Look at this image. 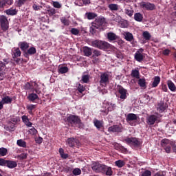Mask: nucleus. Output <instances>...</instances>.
Returning <instances> with one entry per match:
<instances>
[{"instance_id":"1","label":"nucleus","mask_w":176,"mask_h":176,"mask_svg":"<svg viewBox=\"0 0 176 176\" xmlns=\"http://www.w3.org/2000/svg\"><path fill=\"white\" fill-rule=\"evenodd\" d=\"M161 146L164 148L166 153H170L171 152V148H173V152H176L175 142L168 139H163L161 141Z\"/></svg>"},{"instance_id":"2","label":"nucleus","mask_w":176,"mask_h":176,"mask_svg":"<svg viewBox=\"0 0 176 176\" xmlns=\"http://www.w3.org/2000/svg\"><path fill=\"white\" fill-rule=\"evenodd\" d=\"M91 46H93V47L100 49L101 50H108V49H111V44L108 42L98 40L92 41Z\"/></svg>"},{"instance_id":"3","label":"nucleus","mask_w":176,"mask_h":176,"mask_svg":"<svg viewBox=\"0 0 176 176\" xmlns=\"http://www.w3.org/2000/svg\"><path fill=\"white\" fill-rule=\"evenodd\" d=\"M124 142L130 145L131 148H138L142 144L141 140L137 138H126L124 140Z\"/></svg>"},{"instance_id":"4","label":"nucleus","mask_w":176,"mask_h":176,"mask_svg":"<svg viewBox=\"0 0 176 176\" xmlns=\"http://www.w3.org/2000/svg\"><path fill=\"white\" fill-rule=\"evenodd\" d=\"M0 27L4 32L9 30V19L5 15L0 16Z\"/></svg>"},{"instance_id":"5","label":"nucleus","mask_w":176,"mask_h":176,"mask_svg":"<svg viewBox=\"0 0 176 176\" xmlns=\"http://www.w3.org/2000/svg\"><path fill=\"white\" fill-rule=\"evenodd\" d=\"M99 85L101 87H107L109 85V74L103 73L100 75Z\"/></svg>"},{"instance_id":"6","label":"nucleus","mask_w":176,"mask_h":176,"mask_svg":"<svg viewBox=\"0 0 176 176\" xmlns=\"http://www.w3.org/2000/svg\"><path fill=\"white\" fill-rule=\"evenodd\" d=\"M160 116H162L157 113L147 117V124H148L149 125L155 124V123H156V122H158L159 119H160Z\"/></svg>"},{"instance_id":"7","label":"nucleus","mask_w":176,"mask_h":176,"mask_svg":"<svg viewBox=\"0 0 176 176\" xmlns=\"http://www.w3.org/2000/svg\"><path fill=\"white\" fill-rule=\"evenodd\" d=\"M104 164H100L99 162H94L91 164V168L95 173H102L104 170Z\"/></svg>"},{"instance_id":"8","label":"nucleus","mask_w":176,"mask_h":176,"mask_svg":"<svg viewBox=\"0 0 176 176\" xmlns=\"http://www.w3.org/2000/svg\"><path fill=\"white\" fill-rule=\"evenodd\" d=\"M141 8L146 9V10H155L156 9V6L154 3L150 2H142L140 3Z\"/></svg>"},{"instance_id":"9","label":"nucleus","mask_w":176,"mask_h":176,"mask_svg":"<svg viewBox=\"0 0 176 176\" xmlns=\"http://www.w3.org/2000/svg\"><path fill=\"white\" fill-rule=\"evenodd\" d=\"M144 52V49L140 48L138 50L135 54V60L138 61V63H141L144 60V55L142 54Z\"/></svg>"},{"instance_id":"10","label":"nucleus","mask_w":176,"mask_h":176,"mask_svg":"<svg viewBox=\"0 0 176 176\" xmlns=\"http://www.w3.org/2000/svg\"><path fill=\"white\" fill-rule=\"evenodd\" d=\"M67 120L68 123H70V124H78V123L80 122V120L79 119V118H78L76 116H69L67 118Z\"/></svg>"},{"instance_id":"11","label":"nucleus","mask_w":176,"mask_h":176,"mask_svg":"<svg viewBox=\"0 0 176 176\" xmlns=\"http://www.w3.org/2000/svg\"><path fill=\"white\" fill-rule=\"evenodd\" d=\"M118 92L120 93V98L121 100H126L127 98V90H126L123 87H118Z\"/></svg>"},{"instance_id":"12","label":"nucleus","mask_w":176,"mask_h":176,"mask_svg":"<svg viewBox=\"0 0 176 176\" xmlns=\"http://www.w3.org/2000/svg\"><path fill=\"white\" fill-rule=\"evenodd\" d=\"M102 174H105L106 175L111 176L112 174H113V172L112 171V168L110 166H108L107 165H104L103 166V169L102 170Z\"/></svg>"},{"instance_id":"13","label":"nucleus","mask_w":176,"mask_h":176,"mask_svg":"<svg viewBox=\"0 0 176 176\" xmlns=\"http://www.w3.org/2000/svg\"><path fill=\"white\" fill-rule=\"evenodd\" d=\"M94 124L96 129H98V130H100V131H104V124L102 123V121L95 119L94 120Z\"/></svg>"},{"instance_id":"14","label":"nucleus","mask_w":176,"mask_h":176,"mask_svg":"<svg viewBox=\"0 0 176 176\" xmlns=\"http://www.w3.org/2000/svg\"><path fill=\"white\" fill-rule=\"evenodd\" d=\"M138 119V116L134 113H129L126 116V120L128 123L130 122H133L134 120H137Z\"/></svg>"},{"instance_id":"15","label":"nucleus","mask_w":176,"mask_h":176,"mask_svg":"<svg viewBox=\"0 0 176 176\" xmlns=\"http://www.w3.org/2000/svg\"><path fill=\"white\" fill-rule=\"evenodd\" d=\"M22 122L27 126V127H32V122H30V118L27 116H23L21 117Z\"/></svg>"},{"instance_id":"16","label":"nucleus","mask_w":176,"mask_h":176,"mask_svg":"<svg viewBox=\"0 0 176 176\" xmlns=\"http://www.w3.org/2000/svg\"><path fill=\"white\" fill-rule=\"evenodd\" d=\"M12 54L14 56L15 58H17V57H20V56H21V51H20V48L19 47L12 48Z\"/></svg>"},{"instance_id":"17","label":"nucleus","mask_w":176,"mask_h":176,"mask_svg":"<svg viewBox=\"0 0 176 176\" xmlns=\"http://www.w3.org/2000/svg\"><path fill=\"white\" fill-rule=\"evenodd\" d=\"M78 142H79V141L74 138H69L66 141V144L67 145H69V146H74V145L78 144Z\"/></svg>"},{"instance_id":"18","label":"nucleus","mask_w":176,"mask_h":176,"mask_svg":"<svg viewBox=\"0 0 176 176\" xmlns=\"http://www.w3.org/2000/svg\"><path fill=\"white\" fill-rule=\"evenodd\" d=\"M98 28H100L98 25H96V23L93 22L89 28V32L92 34V35H94V34L97 32V30H98Z\"/></svg>"},{"instance_id":"19","label":"nucleus","mask_w":176,"mask_h":176,"mask_svg":"<svg viewBox=\"0 0 176 176\" xmlns=\"http://www.w3.org/2000/svg\"><path fill=\"white\" fill-rule=\"evenodd\" d=\"M104 23H105V19L102 17L97 18L94 22V23L96 24V25H98L99 28L100 27H101V25H104Z\"/></svg>"},{"instance_id":"20","label":"nucleus","mask_w":176,"mask_h":176,"mask_svg":"<svg viewBox=\"0 0 176 176\" xmlns=\"http://www.w3.org/2000/svg\"><path fill=\"white\" fill-rule=\"evenodd\" d=\"M109 131L110 133H120L122 129L118 125H113L109 128Z\"/></svg>"},{"instance_id":"21","label":"nucleus","mask_w":176,"mask_h":176,"mask_svg":"<svg viewBox=\"0 0 176 176\" xmlns=\"http://www.w3.org/2000/svg\"><path fill=\"white\" fill-rule=\"evenodd\" d=\"M83 53H84V55L86 56V57H90V56L93 54V51L91 50V48L89 47H84Z\"/></svg>"},{"instance_id":"22","label":"nucleus","mask_w":176,"mask_h":176,"mask_svg":"<svg viewBox=\"0 0 176 176\" xmlns=\"http://www.w3.org/2000/svg\"><path fill=\"white\" fill-rule=\"evenodd\" d=\"M157 111H158L160 113H163V112L166 111V106L164 105V103L163 102L158 103L157 106Z\"/></svg>"},{"instance_id":"23","label":"nucleus","mask_w":176,"mask_h":176,"mask_svg":"<svg viewBox=\"0 0 176 176\" xmlns=\"http://www.w3.org/2000/svg\"><path fill=\"white\" fill-rule=\"evenodd\" d=\"M167 85H168V87L169 90H170V91H176L175 84H174V82H173V81L171 80H168L167 81Z\"/></svg>"},{"instance_id":"24","label":"nucleus","mask_w":176,"mask_h":176,"mask_svg":"<svg viewBox=\"0 0 176 176\" xmlns=\"http://www.w3.org/2000/svg\"><path fill=\"white\" fill-rule=\"evenodd\" d=\"M6 166H7L8 168H14L15 167H17V162L15 161L7 160Z\"/></svg>"},{"instance_id":"25","label":"nucleus","mask_w":176,"mask_h":176,"mask_svg":"<svg viewBox=\"0 0 176 176\" xmlns=\"http://www.w3.org/2000/svg\"><path fill=\"white\" fill-rule=\"evenodd\" d=\"M19 46L21 50L25 52L28 47H30V44L25 41L19 43Z\"/></svg>"},{"instance_id":"26","label":"nucleus","mask_w":176,"mask_h":176,"mask_svg":"<svg viewBox=\"0 0 176 176\" xmlns=\"http://www.w3.org/2000/svg\"><path fill=\"white\" fill-rule=\"evenodd\" d=\"M116 108V105L115 104H111L109 107L107 108V111L102 110L101 112H103L104 115H108V112H111V111H113Z\"/></svg>"},{"instance_id":"27","label":"nucleus","mask_w":176,"mask_h":176,"mask_svg":"<svg viewBox=\"0 0 176 176\" xmlns=\"http://www.w3.org/2000/svg\"><path fill=\"white\" fill-rule=\"evenodd\" d=\"M6 13L8 16H16L17 14V10L15 8H10L6 10Z\"/></svg>"},{"instance_id":"28","label":"nucleus","mask_w":176,"mask_h":176,"mask_svg":"<svg viewBox=\"0 0 176 176\" xmlns=\"http://www.w3.org/2000/svg\"><path fill=\"white\" fill-rule=\"evenodd\" d=\"M85 17H87L88 20H94V19L97 17V14L94 12H86Z\"/></svg>"},{"instance_id":"29","label":"nucleus","mask_w":176,"mask_h":176,"mask_svg":"<svg viewBox=\"0 0 176 176\" xmlns=\"http://www.w3.org/2000/svg\"><path fill=\"white\" fill-rule=\"evenodd\" d=\"M12 101H13V99L10 96H5L1 100L3 105H5V104H12Z\"/></svg>"},{"instance_id":"30","label":"nucleus","mask_w":176,"mask_h":176,"mask_svg":"<svg viewBox=\"0 0 176 176\" xmlns=\"http://www.w3.org/2000/svg\"><path fill=\"white\" fill-rule=\"evenodd\" d=\"M159 83H160V77L155 76L151 87H157V86H159Z\"/></svg>"},{"instance_id":"31","label":"nucleus","mask_w":176,"mask_h":176,"mask_svg":"<svg viewBox=\"0 0 176 176\" xmlns=\"http://www.w3.org/2000/svg\"><path fill=\"white\" fill-rule=\"evenodd\" d=\"M76 3L78 5V6H83V5H89L90 0H76Z\"/></svg>"},{"instance_id":"32","label":"nucleus","mask_w":176,"mask_h":176,"mask_svg":"<svg viewBox=\"0 0 176 176\" xmlns=\"http://www.w3.org/2000/svg\"><path fill=\"white\" fill-rule=\"evenodd\" d=\"M131 76L132 78H135L136 79H140V71L138 69H133L131 73Z\"/></svg>"},{"instance_id":"33","label":"nucleus","mask_w":176,"mask_h":176,"mask_svg":"<svg viewBox=\"0 0 176 176\" xmlns=\"http://www.w3.org/2000/svg\"><path fill=\"white\" fill-rule=\"evenodd\" d=\"M138 85L140 87L143 89L146 88V80L145 78H138Z\"/></svg>"},{"instance_id":"34","label":"nucleus","mask_w":176,"mask_h":176,"mask_svg":"<svg viewBox=\"0 0 176 176\" xmlns=\"http://www.w3.org/2000/svg\"><path fill=\"white\" fill-rule=\"evenodd\" d=\"M107 38L109 41H116L118 36L113 32H109L107 33Z\"/></svg>"},{"instance_id":"35","label":"nucleus","mask_w":176,"mask_h":176,"mask_svg":"<svg viewBox=\"0 0 176 176\" xmlns=\"http://www.w3.org/2000/svg\"><path fill=\"white\" fill-rule=\"evenodd\" d=\"M16 145L21 148H27V142L23 139L18 140L16 142Z\"/></svg>"},{"instance_id":"36","label":"nucleus","mask_w":176,"mask_h":176,"mask_svg":"<svg viewBox=\"0 0 176 176\" xmlns=\"http://www.w3.org/2000/svg\"><path fill=\"white\" fill-rule=\"evenodd\" d=\"M32 83V90H34L37 94H39L41 91H39V85L36 82H30Z\"/></svg>"},{"instance_id":"37","label":"nucleus","mask_w":176,"mask_h":176,"mask_svg":"<svg viewBox=\"0 0 176 176\" xmlns=\"http://www.w3.org/2000/svg\"><path fill=\"white\" fill-rule=\"evenodd\" d=\"M35 108H36V104H28L26 107V109L28 110V113H30V115H34V112L32 111L35 109Z\"/></svg>"},{"instance_id":"38","label":"nucleus","mask_w":176,"mask_h":176,"mask_svg":"<svg viewBox=\"0 0 176 176\" xmlns=\"http://www.w3.org/2000/svg\"><path fill=\"white\" fill-rule=\"evenodd\" d=\"M28 98L29 100V101H32V102H34V101L35 100H38V95L36 94H29V96H28Z\"/></svg>"},{"instance_id":"39","label":"nucleus","mask_w":176,"mask_h":176,"mask_svg":"<svg viewBox=\"0 0 176 176\" xmlns=\"http://www.w3.org/2000/svg\"><path fill=\"white\" fill-rule=\"evenodd\" d=\"M134 19H135V21L141 22V21H142V19H144V16H142V14L141 13L138 12L134 14Z\"/></svg>"},{"instance_id":"40","label":"nucleus","mask_w":176,"mask_h":176,"mask_svg":"<svg viewBox=\"0 0 176 176\" xmlns=\"http://www.w3.org/2000/svg\"><path fill=\"white\" fill-rule=\"evenodd\" d=\"M142 36L145 41H150L151 38H152V36L151 35V33L148 31H145L142 33Z\"/></svg>"},{"instance_id":"41","label":"nucleus","mask_w":176,"mask_h":176,"mask_svg":"<svg viewBox=\"0 0 176 176\" xmlns=\"http://www.w3.org/2000/svg\"><path fill=\"white\" fill-rule=\"evenodd\" d=\"M68 71H69L68 67L61 66L58 68V72H59V74H67Z\"/></svg>"},{"instance_id":"42","label":"nucleus","mask_w":176,"mask_h":176,"mask_svg":"<svg viewBox=\"0 0 176 176\" xmlns=\"http://www.w3.org/2000/svg\"><path fill=\"white\" fill-rule=\"evenodd\" d=\"M124 36H125L126 41H128L129 42H131V41L134 39V37L133 36V34L130 32H126Z\"/></svg>"},{"instance_id":"43","label":"nucleus","mask_w":176,"mask_h":176,"mask_svg":"<svg viewBox=\"0 0 176 176\" xmlns=\"http://www.w3.org/2000/svg\"><path fill=\"white\" fill-rule=\"evenodd\" d=\"M13 3L12 0H2L0 1V4L3 8V6H6V5H12Z\"/></svg>"},{"instance_id":"44","label":"nucleus","mask_w":176,"mask_h":176,"mask_svg":"<svg viewBox=\"0 0 176 176\" xmlns=\"http://www.w3.org/2000/svg\"><path fill=\"white\" fill-rule=\"evenodd\" d=\"M81 80L83 83H89V80H90V76L89 74H83L82 76Z\"/></svg>"},{"instance_id":"45","label":"nucleus","mask_w":176,"mask_h":176,"mask_svg":"<svg viewBox=\"0 0 176 176\" xmlns=\"http://www.w3.org/2000/svg\"><path fill=\"white\" fill-rule=\"evenodd\" d=\"M59 153H60V157H62V159H67V157H68V154L65 153L64 149L62 148H59Z\"/></svg>"},{"instance_id":"46","label":"nucleus","mask_w":176,"mask_h":176,"mask_svg":"<svg viewBox=\"0 0 176 176\" xmlns=\"http://www.w3.org/2000/svg\"><path fill=\"white\" fill-rule=\"evenodd\" d=\"M28 157V153H21V155L16 156L17 159H19V160H25V159H27Z\"/></svg>"},{"instance_id":"47","label":"nucleus","mask_w":176,"mask_h":176,"mask_svg":"<svg viewBox=\"0 0 176 176\" xmlns=\"http://www.w3.org/2000/svg\"><path fill=\"white\" fill-rule=\"evenodd\" d=\"M4 62L0 61V71H3V69H5V67H6V64H8V60L4 59Z\"/></svg>"},{"instance_id":"48","label":"nucleus","mask_w":176,"mask_h":176,"mask_svg":"<svg viewBox=\"0 0 176 176\" xmlns=\"http://www.w3.org/2000/svg\"><path fill=\"white\" fill-rule=\"evenodd\" d=\"M109 8L110 9V10H118L119 6H118V4L111 3L109 5Z\"/></svg>"},{"instance_id":"49","label":"nucleus","mask_w":176,"mask_h":176,"mask_svg":"<svg viewBox=\"0 0 176 176\" xmlns=\"http://www.w3.org/2000/svg\"><path fill=\"white\" fill-rule=\"evenodd\" d=\"M115 164L116 166H117V167H119L120 168L123 167V166H124L125 163L124 162L123 160H119L118 161H116Z\"/></svg>"},{"instance_id":"50","label":"nucleus","mask_w":176,"mask_h":176,"mask_svg":"<svg viewBox=\"0 0 176 176\" xmlns=\"http://www.w3.org/2000/svg\"><path fill=\"white\" fill-rule=\"evenodd\" d=\"M8 155V148H0V156H6Z\"/></svg>"},{"instance_id":"51","label":"nucleus","mask_w":176,"mask_h":176,"mask_svg":"<svg viewBox=\"0 0 176 176\" xmlns=\"http://www.w3.org/2000/svg\"><path fill=\"white\" fill-rule=\"evenodd\" d=\"M28 54L32 56V54H35L36 53V49L34 47H31L27 52Z\"/></svg>"},{"instance_id":"52","label":"nucleus","mask_w":176,"mask_h":176,"mask_svg":"<svg viewBox=\"0 0 176 176\" xmlns=\"http://www.w3.org/2000/svg\"><path fill=\"white\" fill-rule=\"evenodd\" d=\"M11 125H9L8 126H5V129L7 131H14V124L11 123Z\"/></svg>"},{"instance_id":"53","label":"nucleus","mask_w":176,"mask_h":176,"mask_svg":"<svg viewBox=\"0 0 176 176\" xmlns=\"http://www.w3.org/2000/svg\"><path fill=\"white\" fill-rule=\"evenodd\" d=\"M74 175H80L82 174V170L79 168H76L73 170Z\"/></svg>"},{"instance_id":"54","label":"nucleus","mask_w":176,"mask_h":176,"mask_svg":"<svg viewBox=\"0 0 176 176\" xmlns=\"http://www.w3.org/2000/svg\"><path fill=\"white\" fill-rule=\"evenodd\" d=\"M29 133L30 134H32V135H36L38 131L34 126H32L29 129Z\"/></svg>"},{"instance_id":"55","label":"nucleus","mask_w":176,"mask_h":176,"mask_svg":"<svg viewBox=\"0 0 176 176\" xmlns=\"http://www.w3.org/2000/svg\"><path fill=\"white\" fill-rule=\"evenodd\" d=\"M52 6L56 9H60L62 5L58 1H52Z\"/></svg>"},{"instance_id":"56","label":"nucleus","mask_w":176,"mask_h":176,"mask_svg":"<svg viewBox=\"0 0 176 176\" xmlns=\"http://www.w3.org/2000/svg\"><path fill=\"white\" fill-rule=\"evenodd\" d=\"M141 176H152V172L149 170H146L142 172Z\"/></svg>"},{"instance_id":"57","label":"nucleus","mask_w":176,"mask_h":176,"mask_svg":"<svg viewBox=\"0 0 176 176\" xmlns=\"http://www.w3.org/2000/svg\"><path fill=\"white\" fill-rule=\"evenodd\" d=\"M24 87L25 90H32V82H27L25 85Z\"/></svg>"},{"instance_id":"58","label":"nucleus","mask_w":176,"mask_h":176,"mask_svg":"<svg viewBox=\"0 0 176 176\" xmlns=\"http://www.w3.org/2000/svg\"><path fill=\"white\" fill-rule=\"evenodd\" d=\"M77 89H78V91H79V93H83V91H85V90H86V88H85V87H83V85H80V84H79V85H78Z\"/></svg>"},{"instance_id":"59","label":"nucleus","mask_w":176,"mask_h":176,"mask_svg":"<svg viewBox=\"0 0 176 176\" xmlns=\"http://www.w3.org/2000/svg\"><path fill=\"white\" fill-rule=\"evenodd\" d=\"M99 56H101V52L98 50H94L93 57H99Z\"/></svg>"},{"instance_id":"60","label":"nucleus","mask_w":176,"mask_h":176,"mask_svg":"<svg viewBox=\"0 0 176 176\" xmlns=\"http://www.w3.org/2000/svg\"><path fill=\"white\" fill-rule=\"evenodd\" d=\"M61 23H63V24H64V25H69V21L65 18H62L60 19Z\"/></svg>"},{"instance_id":"61","label":"nucleus","mask_w":176,"mask_h":176,"mask_svg":"<svg viewBox=\"0 0 176 176\" xmlns=\"http://www.w3.org/2000/svg\"><path fill=\"white\" fill-rule=\"evenodd\" d=\"M73 35H79V30L76 28H72L70 31Z\"/></svg>"},{"instance_id":"62","label":"nucleus","mask_w":176,"mask_h":176,"mask_svg":"<svg viewBox=\"0 0 176 176\" xmlns=\"http://www.w3.org/2000/svg\"><path fill=\"white\" fill-rule=\"evenodd\" d=\"M125 13L127 14V16H129V17H131L133 14H134V11L131 10H125Z\"/></svg>"},{"instance_id":"63","label":"nucleus","mask_w":176,"mask_h":176,"mask_svg":"<svg viewBox=\"0 0 176 176\" xmlns=\"http://www.w3.org/2000/svg\"><path fill=\"white\" fill-rule=\"evenodd\" d=\"M48 13H49L50 16H53V15L56 14V9L50 8L48 10Z\"/></svg>"},{"instance_id":"64","label":"nucleus","mask_w":176,"mask_h":176,"mask_svg":"<svg viewBox=\"0 0 176 176\" xmlns=\"http://www.w3.org/2000/svg\"><path fill=\"white\" fill-rule=\"evenodd\" d=\"M32 8L34 10H41V9H42V6L38 5V4H33L32 6Z\"/></svg>"}]
</instances>
